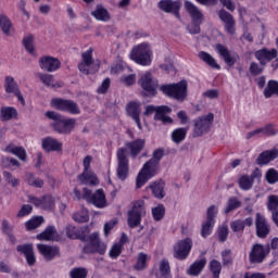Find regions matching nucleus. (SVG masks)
I'll return each instance as SVG.
<instances>
[{"instance_id":"nucleus-1","label":"nucleus","mask_w":278,"mask_h":278,"mask_svg":"<svg viewBox=\"0 0 278 278\" xmlns=\"http://www.w3.org/2000/svg\"><path fill=\"white\" fill-rule=\"evenodd\" d=\"M47 118L54 121L51 124V127L58 134H63L64 136H68L71 131L75 129V118H64L62 115L54 111H48L46 113Z\"/></svg>"},{"instance_id":"nucleus-2","label":"nucleus","mask_w":278,"mask_h":278,"mask_svg":"<svg viewBox=\"0 0 278 278\" xmlns=\"http://www.w3.org/2000/svg\"><path fill=\"white\" fill-rule=\"evenodd\" d=\"M160 90L163 94L176 99V101H186L188 97V81L181 80L178 84L163 85Z\"/></svg>"},{"instance_id":"nucleus-3","label":"nucleus","mask_w":278,"mask_h":278,"mask_svg":"<svg viewBox=\"0 0 278 278\" xmlns=\"http://www.w3.org/2000/svg\"><path fill=\"white\" fill-rule=\"evenodd\" d=\"M100 67L101 62L94 61L92 58V48L83 52L81 62L78 64V71L83 75H94V73H99Z\"/></svg>"},{"instance_id":"nucleus-4","label":"nucleus","mask_w":278,"mask_h":278,"mask_svg":"<svg viewBox=\"0 0 278 278\" xmlns=\"http://www.w3.org/2000/svg\"><path fill=\"white\" fill-rule=\"evenodd\" d=\"M151 55H153V52L151 51V46H149V43H140L136 46L130 53L131 60L141 66L151 65Z\"/></svg>"},{"instance_id":"nucleus-5","label":"nucleus","mask_w":278,"mask_h":278,"mask_svg":"<svg viewBox=\"0 0 278 278\" xmlns=\"http://www.w3.org/2000/svg\"><path fill=\"white\" fill-rule=\"evenodd\" d=\"M159 166L153 161L149 160L147 163H144L143 167L139 172L136 180L137 188H142L149 179H152V177H155L157 175Z\"/></svg>"},{"instance_id":"nucleus-6","label":"nucleus","mask_w":278,"mask_h":278,"mask_svg":"<svg viewBox=\"0 0 278 278\" xmlns=\"http://www.w3.org/2000/svg\"><path fill=\"white\" fill-rule=\"evenodd\" d=\"M147 214L144 210V201L138 200L132 203L131 210L128 212V227L130 229H136L138 225L142 222V216Z\"/></svg>"},{"instance_id":"nucleus-7","label":"nucleus","mask_w":278,"mask_h":278,"mask_svg":"<svg viewBox=\"0 0 278 278\" xmlns=\"http://www.w3.org/2000/svg\"><path fill=\"white\" fill-rule=\"evenodd\" d=\"M154 112H155L154 121H162V123L164 125L173 123V118H170L168 115H166V114H170V112H173V110L169 106H167V105H162V106L148 105V106H146V111L143 114H144V116H151V114H153Z\"/></svg>"},{"instance_id":"nucleus-8","label":"nucleus","mask_w":278,"mask_h":278,"mask_svg":"<svg viewBox=\"0 0 278 278\" xmlns=\"http://www.w3.org/2000/svg\"><path fill=\"white\" fill-rule=\"evenodd\" d=\"M212 125H214V115L212 113L194 119L193 138H201L203 134H207Z\"/></svg>"},{"instance_id":"nucleus-9","label":"nucleus","mask_w":278,"mask_h":278,"mask_svg":"<svg viewBox=\"0 0 278 278\" xmlns=\"http://www.w3.org/2000/svg\"><path fill=\"white\" fill-rule=\"evenodd\" d=\"M117 177L122 181L129 175V159H127V148H118L117 152Z\"/></svg>"},{"instance_id":"nucleus-10","label":"nucleus","mask_w":278,"mask_h":278,"mask_svg":"<svg viewBox=\"0 0 278 278\" xmlns=\"http://www.w3.org/2000/svg\"><path fill=\"white\" fill-rule=\"evenodd\" d=\"M90 164H92V156L87 155L83 161L84 172L78 175V179L80 184H84L85 186H97V184H99V178L90 172Z\"/></svg>"},{"instance_id":"nucleus-11","label":"nucleus","mask_w":278,"mask_h":278,"mask_svg":"<svg viewBox=\"0 0 278 278\" xmlns=\"http://www.w3.org/2000/svg\"><path fill=\"white\" fill-rule=\"evenodd\" d=\"M84 199L100 210L108 205V201L105 200V192H103V189H99L92 193L90 189L84 188Z\"/></svg>"},{"instance_id":"nucleus-12","label":"nucleus","mask_w":278,"mask_h":278,"mask_svg":"<svg viewBox=\"0 0 278 278\" xmlns=\"http://www.w3.org/2000/svg\"><path fill=\"white\" fill-rule=\"evenodd\" d=\"M89 244L84 248V253H99L105 255L108 245L99 239V232H93L88 237Z\"/></svg>"},{"instance_id":"nucleus-13","label":"nucleus","mask_w":278,"mask_h":278,"mask_svg":"<svg viewBox=\"0 0 278 278\" xmlns=\"http://www.w3.org/2000/svg\"><path fill=\"white\" fill-rule=\"evenodd\" d=\"M216 214H218V206L212 205L206 211V220L202 224L201 236L202 238H207V236L212 235V230L214 229V225L216 224Z\"/></svg>"},{"instance_id":"nucleus-14","label":"nucleus","mask_w":278,"mask_h":278,"mask_svg":"<svg viewBox=\"0 0 278 278\" xmlns=\"http://www.w3.org/2000/svg\"><path fill=\"white\" fill-rule=\"evenodd\" d=\"M52 108L60 110L61 112H68L70 114H80L79 105L73 100L52 99Z\"/></svg>"},{"instance_id":"nucleus-15","label":"nucleus","mask_w":278,"mask_h":278,"mask_svg":"<svg viewBox=\"0 0 278 278\" xmlns=\"http://www.w3.org/2000/svg\"><path fill=\"white\" fill-rule=\"evenodd\" d=\"M190 251H192V239L180 240L174 245V257L180 261L187 260Z\"/></svg>"},{"instance_id":"nucleus-16","label":"nucleus","mask_w":278,"mask_h":278,"mask_svg":"<svg viewBox=\"0 0 278 278\" xmlns=\"http://www.w3.org/2000/svg\"><path fill=\"white\" fill-rule=\"evenodd\" d=\"M268 253H270V245L254 244L249 255L251 264H262Z\"/></svg>"},{"instance_id":"nucleus-17","label":"nucleus","mask_w":278,"mask_h":278,"mask_svg":"<svg viewBox=\"0 0 278 278\" xmlns=\"http://www.w3.org/2000/svg\"><path fill=\"white\" fill-rule=\"evenodd\" d=\"M139 85L141 86L142 90L148 92V94H151V97H155V94H157V80L153 79L150 72L141 75Z\"/></svg>"},{"instance_id":"nucleus-18","label":"nucleus","mask_w":278,"mask_h":278,"mask_svg":"<svg viewBox=\"0 0 278 278\" xmlns=\"http://www.w3.org/2000/svg\"><path fill=\"white\" fill-rule=\"evenodd\" d=\"M62 66V62H60L56 58L53 56H41L39 59V67L41 71H46V73H55Z\"/></svg>"},{"instance_id":"nucleus-19","label":"nucleus","mask_w":278,"mask_h":278,"mask_svg":"<svg viewBox=\"0 0 278 278\" xmlns=\"http://www.w3.org/2000/svg\"><path fill=\"white\" fill-rule=\"evenodd\" d=\"M157 8L162 10V12H166V14H174L176 18H179V10L181 9V1L176 0H161L157 4Z\"/></svg>"},{"instance_id":"nucleus-20","label":"nucleus","mask_w":278,"mask_h":278,"mask_svg":"<svg viewBox=\"0 0 278 278\" xmlns=\"http://www.w3.org/2000/svg\"><path fill=\"white\" fill-rule=\"evenodd\" d=\"M255 227L257 238H266L270 233V224L261 213H256Z\"/></svg>"},{"instance_id":"nucleus-21","label":"nucleus","mask_w":278,"mask_h":278,"mask_svg":"<svg viewBox=\"0 0 278 278\" xmlns=\"http://www.w3.org/2000/svg\"><path fill=\"white\" fill-rule=\"evenodd\" d=\"M256 60H258L261 66H266L268 62H273V60H276L278 52L277 49L268 50L266 48H263L254 53Z\"/></svg>"},{"instance_id":"nucleus-22","label":"nucleus","mask_w":278,"mask_h":278,"mask_svg":"<svg viewBox=\"0 0 278 278\" xmlns=\"http://www.w3.org/2000/svg\"><path fill=\"white\" fill-rule=\"evenodd\" d=\"M29 202L41 210H53V207H55V199L51 195H45L42 198L30 195Z\"/></svg>"},{"instance_id":"nucleus-23","label":"nucleus","mask_w":278,"mask_h":278,"mask_svg":"<svg viewBox=\"0 0 278 278\" xmlns=\"http://www.w3.org/2000/svg\"><path fill=\"white\" fill-rule=\"evenodd\" d=\"M37 249L46 262H52L60 255V248L55 245L37 244Z\"/></svg>"},{"instance_id":"nucleus-24","label":"nucleus","mask_w":278,"mask_h":278,"mask_svg":"<svg viewBox=\"0 0 278 278\" xmlns=\"http://www.w3.org/2000/svg\"><path fill=\"white\" fill-rule=\"evenodd\" d=\"M65 233H66L67 238H71L72 240L79 238L80 240L86 241V236H88V233H90V229L88 228V226L77 228L73 225H68L65 228Z\"/></svg>"},{"instance_id":"nucleus-25","label":"nucleus","mask_w":278,"mask_h":278,"mask_svg":"<svg viewBox=\"0 0 278 278\" xmlns=\"http://www.w3.org/2000/svg\"><path fill=\"white\" fill-rule=\"evenodd\" d=\"M215 50L217 51V53H219L220 56H223L224 62L228 66H233L236 62H238L236 55H232L231 52H229V49H227V47H225L224 45L217 43L215 46Z\"/></svg>"},{"instance_id":"nucleus-26","label":"nucleus","mask_w":278,"mask_h":278,"mask_svg":"<svg viewBox=\"0 0 278 278\" xmlns=\"http://www.w3.org/2000/svg\"><path fill=\"white\" fill-rule=\"evenodd\" d=\"M127 114L135 121L138 129H142V124L140 123V112L142 110L140 109V103L138 102H130L127 105Z\"/></svg>"},{"instance_id":"nucleus-27","label":"nucleus","mask_w":278,"mask_h":278,"mask_svg":"<svg viewBox=\"0 0 278 278\" xmlns=\"http://www.w3.org/2000/svg\"><path fill=\"white\" fill-rule=\"evenodd\" d=\"M16 251L25 255L28 266H34L36 264V255L34 254V245L24 244L17 245Z\"/></svg>"},{"instance_id":"nucleus-28","label":"nucleus","mask_w":278,"mask_h":278,"mask_svg":"<svg viewBox=\"0 0 278 278\" xmlns=\"http://www.w3.org/2000/svg\"><path fill=\"white\" fill-rule=\"evenodd\" d=\"M146 141L144 139H136L134 141L126 142V148L130 151V156L132 159L138 157L144 149Z\"/></svg>"},{"instance_id":"nucleus-29","label":"nucleus","mask_w":278,"mask_h":278,"mask_svg":"<svg viewBox=\"0 0 278 278\" xmlns=\"http://www.w3.org/2000/svg\"><path fill=\"white\" fill-rule=\"evenodd\" d=\"M277 157H278L277 149L266 150L258 155L256 162L260 166H264L266 164H270V162H273L274 160H277Z\"/></svg>"},{"instance_id":"nucleus-30","label":"nucleus","mask_w":278,"mask_h":278,"mask_svg":"<svg viewBox=\"0 0 278 278\" xmlns=\"http://www.w3.org/2000/svg\"><path fill=\"white\" fill-rule=\"evenodd\" d=\"M185 8L187 12L190 14L193 23H203V13L194 3L190 1L185 2Z\"/></svg>"},{"instance_id":"nucleus-31","label":"nucleus","mask_w":278,"mask_h":278,"mask_svg":"<svg viewBox=\"0 0 278 278\" xmlns=\"http://www.w3.org/2000/svg\"><path fill=\"white\" fill-rule=\"evenodd\" d=\"M244 227H253V217H247L245 219H237L230 223V229L235 233L244 231Z\"/></svg>"},{"instance_id":"nucleus-32","label":"nucleus","mask_w":278,"mask_h":278,"mask_svg":"<svg viewBox=\"0 0 278 278\" xmlns=\"http://www.w3.org/2000/svg\"><path fill=\"white\" fill-rule=\"evenodd\" d=\"M206 264H207V260L205 257H203L199 261H195L187 269V274H189L190 277H199L200 273H203V269L205 268Z\"/></svg>"},{"instance_id":"nucleus-33","label":"nucleus","mask_w":278,"mask_h":278,"mask_svg":"<svg viewBox=\"0 0 278 278\" xmlns=\"http://www.w3.org/2000/svg\"><path fill=\"white\" fill-rule=\"evenodd\" d=\"M42 149L48 151V153L51 151H62V142L53 137H48L42 139Z\"/></svg>"},{"instance_id":"nucleus-34","label":"nucleus","mask_w":278,"mask_h":278,"mask_svg":"<svg viewBox=\"0 0 278 278\" xmlns=\"http://www.w3.org/2000/svg\"><path fill=\"white\" fill-rule=\"evenodd\" d=\"M165 187L166 182H164V180L155 181L149 186L155 199H164L166 197V191L164 190Z\"/></svg>"},{"instance_id":"nucleus-35","label":"nucleus","mask_w":278,"mask_h":278,"mask_svg":"<svg viewBox=\"0 0 278 278\" xmlns=\"http://www.w3.org/2000/svg\"><path fill=\"white\" fill-rule=\"evenodd\" d=\"M91 16L97 21H102L103 23H108V21H110V12L102 4L96 5V9L91 12Z\"/></svg>"},{"instance_id":"nucleus-36","label":"nucleus","mask_w":278,"mask_h":278,"mask_svg":"<svg viewBox=\"0 0 278 278\" xmlns=\"http://www.w3.org/2000/svg\"><path fill=\"white\" fill-rule=\"evenodd\" d=\"M37 240L47 242L58 240V230L53 226H48L41 233L37 235Z\"/></svg>"},{"instance_id":"nucleus-37","label":"nucleus","mask_w":278,"mask_h":278,"mask_svg":"<svg viewBox=\"0 0 278 278\" xmlns=\"http://www.w3.org/2000/svg\"><path fill=\"white\" fill-rule=\"evenodd\" d=\"M198 58L202 60V62H205L211 68H215L216 71H220V66L217 64L216 59L212 56V54L205 52V51H200L198 53Z\"/></svg>"},{"instance_id":"nucleus-38","label":"nucleus","mask_w":278,"mask_h":278,"mask_svg":"<svg viewBox=\"0 0 278 278\" xmlns=\"http://www.w3.org/2000/svg\"><path fill=\"white\" fill-rule=\"evenodd\" d=\"M18 112L13 106H2L0 110V118L3 122L12 121V118H16Z\"/></svg>"},{"instance_id":"nucleus-39","label":"nucleus","mask_w":278,"mask_h":278,"mask_svg":"<svg viewBox=\"0 0 278 278\" xmlns=\"http://www.w3.org/2000/svg\"><path fill=\"white\" fill-rule=\"evenodd\" d=\"M159 278H173L170 275V263L163 258L159 264Z\"/></svg>"},{"instance_id":"nucleus-40","label":"nucleus","mask_w":278,"mask_h":278,"mask_svg":"<svg viewBox=\"0 0 278 278\" xmlns=\"http://www.w3.org/2000/svg\"><path fill=\"white\" fill-rule=\"evenodd\" d=\"M37 77L40 79L43 86L48 88H58V83H55V78L51 74L38 73Z\"/></svg>"},{"instance_id":"nucleus-41","label":"nucleus","mask_w":278,"mask_h":278,"mask_svg":"<svg viewBox=\"0 0 278 278\" xmlns=\"http://www.w3.org/2000/svg\"><path fill=\"white\" fill-rule=\"evenodd\" d=\"M186 136H188V128H176L172 132V140L175 144H180L186 140Z\"/></svg>"},{"instance_id":"nucleus-42","label":"nucleus","mask_w":278,"mask_h":278,"mask_svg":"<svg viewBox=\"0 0 278 278\" xmlns=\"http://www.w3.org/2000/svg\"><path fill=\"white\" fill-rule=\"evenodd\" d=\"M2 232L8 236L12 244H16V238L14 237V226L10 225L8 219L2 220Z\"/></svg>"},{"instance_id":"nucleus-43","label":"nucleus","mask_w":278,"mask_h":278,"mask_svg":"<svg viewBox=\"0 0 278 278\" xmlns=\"http://www.w3.org/2000/svg\"><path fill=\"white\" fill-rule=\"evenodd\" d=\"M7 151L9 153H12V155H16V157H20L22 162H25V160H27V152L23 147L9 146L7 148Z\"/></svg>"},{"instance_id":"nucleus-44","label":"nucleus","mask_w":278,"mask_h":278,"mask_svg":"<svg viewBox=\"0 0 278 278\" xmlns=\"http://www.w3.org/2000/svg\"><path fill=\"white\" fill-rule=\"evenodd\" d=\"M239 207H242V202L238 200L236 197H230L227 201L226 207H225V214H229L230 212H233L238 210Z\"/></svg>"},{"instance_id":"nucleus-45","label":"nucleus","mask_w":278,"mask_h":278,"mask_svg":"<svg viewBox=\"0 0 278 278\" xmlns=\"http://www.w3.org/2000/svg\"><path fill=\"white\" fill-rule=\"evenodd\" d=\"M25 179L28 186H31L33 188H42V186H45V180L36 177L33 173H27Z\"/></svg>"},{"instance_id":"nucleus-46","label":"nucleus","mask_w":278,"mask_h":278,"mask_svg":"<svg viewBox=\"0 0 278 278\" xmlns=\"http://www.w3.org/2000/svg\"><path fill=\"white\" fill-rule=\"evenodd\" d=\"M5 92L9 94H15L18 90V85L14 81V77L7 76L4 83Z\"/></svg>"},{"instance_id":"nucleus-47","label":"nucleus","mask_w":278,"mask_h":278,"mask_svg":"<svg viewBox=\"0 0 278 278\" xmlns=\"http://www.w3.org/2000/svg\"><path fill=\"white\" fill-rule=\"evenodd\" d=\"M260 131H261V136H265L266 138L277 136L278 134V129L274 124H267L264 127H261Z\"/></svg>"},{"instance_id":"nucleus-48","label":"nucleus","mask_w":278,"mask_h":278,"mask_svg":"<svg viewBox=\"0 0 278 278\" xmlns=\"http://www.w3.org/2000/svg\"><path fill=\"white\" fill-rule=\"evenodd\" d=\"M239 188L241 190H251L253 188V179H251L250 175H243L238 180Z\"/></svg>"},{"instance_id":"nucleus-49","label":"nucleus","mask_w":278,"mask_h":278,"mask_svg":"<svg viewBox=\"0 0 278 278\" xmlns=\"http://www.w3.org/2000/svg\"><path fill=\"white\" fill-rule=\"evenodd\" d=\"M73 220H75V223H88L90 220V215L86 208H81L73 214Z\"/></svg>"},{"instance_id":"nucleus-50","label":"nucleus","mask_w":278,"mask_h":278,"mask_svg":"<svg viewBox=\"0 0 278 278\" xmlns=\"http://www.w3.org/2000/svg\"><path fill=\"white\" fill-rule=\"evenodd\" d=\"M45 223V218L39 216V217H34L30 220L25 223V227L27 229V231H31L34 229H38V227H40V225Z\"/></svg>"},{"instance_id":"nucleus-51","label":"nucleus","mask_w":278,"mask_h":278,"mask_svg":"<svg viewBox=\"0 0 278 278\" xmlns=\"http://www.w3.org/2000/svg\"><path fill=\"white\" fill-rule=\"evenodd\" d=\"M149 260V255L144 253H139L137 257V263L135 264V270H144L147 268V261Z\"/></svg>"},{"instance_id":"nucleus-52","label":"nucleus","mask_w":278,"mask_h":278,"mask_svg":"<svg viewBox=\"0 0 278 278\" xmlns=\"http://www.w3.org/2000/svg\"><path fill=\"white\" fill-rule=\"evenodd\" d=\"M265 179H266L267 184H269L270 186H275V184H277V181H278V172H277V169L269 168L265 173Z\"/></svg>"},{"instance_id":"nucleus-53","label":"nucleus","mask_w":278,"mask_h":278,"mask_svg":"<svg viewBox=\"0 0 278 278\" xmlns=\"http://www.w3.org/2000/svg\"><path fill=\"white\" fill-rule=\"evenodd\" d=\"M3 177L7 184L12 188H18L21 186V180L12 175L10 172H3Z\"/></svg>"},{"instance_id":"nucleus-54","label":"nucleus","mask_w":278,"mask_h":278,"mask_svg":"<svg viewBox=\"0 0 278 278\" xmlns=\"http://www.w3.org/2000/svg\"><path fill=\"white\" fill-rule=\"evenodd\" d=\"M165 214H166V207H164V204H159L156 207L152 208V216L156 222L162 220Z\"/></svg>"},{"instance_id":"nucleus-55","label":"nucleus","mask_w":278,"mask_h":278,"mask_svg":"<svg viewBox=\"0 0 278 278\" xmlns=\"http://www.w3.org/2000/svg\"><path fill=\"white\" fill-rule=\"evenodd\" d=\"M0 27L3 34L8 35L12 31V22L10 21V18H8V16L5 15L0 16Z\"/></svg>"},{"instance_id":"nucleus-56","label":"nucleus","mask_w":278,"mask_h":278,"mask_svg":"<svg viewBox=\"0 0 278 278\" xmlns=\"http://www.w3.org/2000/svg\"><path fill=\"white\" fill-rule=\"evenodd\" d=\"M211 271L213 273V278H220V270H223V265L220 262L213 260L210 263Z\"/></svg>"},{"instance_id":"nucleus-57","label":"nucleus","mask_w":278,"mask_h":278,"mask_svg":"<svg viewBox=\"0 0 278 278\" xmlns=\"http://www.w3.org/2000/svg\"><path fill=\"white\" fill-rule=\"evenodd\" d=\"M71 278H86L88 277V270L84 267H76L70 271Z\"/></svg>"},{"instance_id":"nucleus-58","label":"nucleus","mask_w":278,"mask_h":278,"mask_svg":"<svg viewBox=\"0 0 278 278\" xmlns=\"http://www.w3.org/2000/svg\"><path fill=\"white\" fill-rule=\"evenodd\" d=\"M218 16L222 23H224V25L236 22V20L233 18V15H231V13L227 12L225 9H222L218 12Z\"/></svg>"},{"instance_id":"nucleus-59","label":"nucleus","mask_w":278,"mask_h":278,"mask_svg":"<svg viewBox=\"0 0 278 278\" xmlns=\"http://www.w3.org/2000/svg\"><path fill=\"white\" fill-rule=\"evenodd\" d=\"M23 45H24L26 51H28V53L34 55V36L29 35V36L25 37L23 39Z\"/></svg>"},{"instance_id":"nucleus-60","label":"nucleus","mask_w":278,"mask_h":278,"mask_svg":"<svg viewBox=\"0 0 278 278\" xmlns=\"http://www.w3.org/2000/svg\"><path fill=\"white\" fill-rule=\"evenodd\" d=\"M162 157H164V149L159 148L153 151L152 157L150 159L151 162H154V164L160 165V162H162Z\"/></svg>"},{"instance_id":"nucleus-61","label":"nucleus","mask_w":278,"mask_h":278,"mask_svg":"<svg viewBox=\"0 0 278 278\" xmlns=\"http://www.w3.org/2000/svg\"><path fill=\"white\" fill-rule=\"evenodd\" d=\"M267 208L269 210V212H277L278 195H269L268 197Z\"/></svg>"},{"instance_id":"nucleus-62","label":"nucleus","mask_w":278,"mask_h":278,"mask_svg":"<svg viewBox=\"0 0 278 278\" xmlns=\"http://www.w3.org/2000/svg\"><path fill=\"white\" fill-rule=\"evenodd\" d=\"M249 71L253 77H257V75H262L264 73V67L260 66L256 62H252Z\"/></svg>"},{"instance_id":"nucleus-63","label":"nucleus","mask_w":278,"mask_h":278,"mask_svg":"<svg viewBox=\"0 0 278 278\" xmlns=\"http://www.w3.org/2000/svg\"><path fill=\"white\" fill-rule=\"evenodd\" d=\"M229 236V227L223 225L218 228V240L219 242H225Z\"/></svg>"},{"instance_id":"nucleus-64","label":"nucleus","mask_w":278,"mask_h":278,"mask_svg":"<svg viewBox=\"0 0 278 278\" xmlns=\"http://www.w3.org/2000/svg\"><path fill=\"white\" fill-rule=\"evenodd\" d=\"M123 252V244L122 243H115L111 250H110V256L116 260L118 255Z\"/></svg>"}]
</instances>
